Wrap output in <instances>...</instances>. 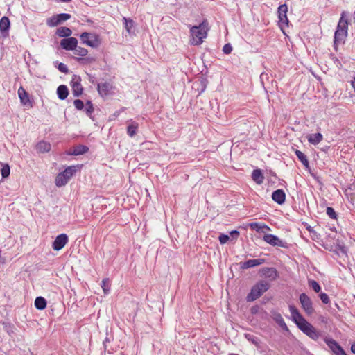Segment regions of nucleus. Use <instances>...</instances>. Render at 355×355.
Here are the masks:
<instances>
[{
	"label": "nucleus",
	"mask_w": 355,
	"mask_h": 355,
	"mask_svg": "<svg viewBox=\"0 0 355 355\" xmlns=\"http://www.w3.org/2000/svg\"><path fill=\"white\" fill-rule=\"evenodd\" d=\"M327 214L331 219H336V218H337V214H336L335 210L334 209V208H332L331 207H328L327 208Z\"/></svg>",
	"instance_id": "nucleus-41"
},
{
	"label": "nucleus",
	"mask_w": 355,
	"mask_h": 355,
	"mask_svg": "<svg viewBox=\"0 0 355 355\" xmlns=\"http://www.w3.org/2000/svg\"><path fill=\"white\" fill-rule=\"evenodd\" d=\"M139 125L136 122H131L127 127V133L130 137H132L137 133L138 130Z\"/></svg>",
	"instance_id": "nucleus-30"
},
{
	"label": "nucleus",
	"mask_w": 355,
	"mask_h": 355,
	"mask_svg": "<svg viewBox=\"0 0 355 355\" xmlns=\"http://www.w3.org/2000/svg\"><path fill=\"white\" fill-rule=\"evenodd\" d=\"M88 53V51L83 47L78 46L74 49V53L77 55L84 57Z\"/></svg>",
	"instance_id": "nucleus-36"
},
{
	"label": "nucleus",
	"mask_w": 355,
	"mask_h": 355,
	"mask_svg": "<svg viewBox=\"0 0 355 355\" xmlns=\"http://www.w3.org/2000/svg\"><path fill=\"white\" fill-rule=\"evenodd\" d=\"M56 34L60 37L67 38L72 34V31L67 27L61 26L57 28Z\"/></svg>",
	"instance_id": "nucleus-22"
},
{
	"label": "nucleus",
	"mask_w": 355,
	"mask_h": 355,
	"mask_svg": "<svg viewBox=\"0 0 355 355\" xmlns=\"http://www.w3.org/2000/svg\"><path fill=\"white\" fill-rule=\"evenodd\" d=\"M351 351H352L354 354H355V343H353V344L352 345V346H351Z\"/></svg>",
	"instance_id": "nucleus-51"
},
{
	"label": "nucleus",
	"mask_w": 355,
	"mask_h": 355,
	"mask_svg": "<svg viewBox=\"0 0 355 355\" xmlns=\"http://www.w3.org/2000/svg\"><path fill=\"white\" fill-rule=\"evenodd\" d=\"M306 230L311 233V234H316V232L313 230V228L309 225L306 227Z\"/></svg>",
	"instance_id": "nucleus-48"
},
{
	"label": "nucleus",
	"mask_w": 355,
	"mask_h": 355,
	"mask_svg": "<svg viewBox=\"0 0 355 355\" xmlns=\"http://www.w3.org/2000/svg\"><path fill=\"white\" fill-rule=\"evenodd\" d=\"M57 94L60 100H64L69 95V89L64 85H61L57 88Z\"/></svg>",
	"instance_id": "nucleus-21"
},
{
	"label": "nucleus",
	"mask_w": 355,
	"mask_h": 355,
	"mask_svg": "<svg viewBox=\"0 0 355 355\" xmlns=\"http://www.w3.org/2000/svg\"><path fill=\"white\" fill-rule=\"evenodd\" d=\"M289 311L292 320L304 334L314 340H317L320 338L321 336L320 333L306 320L295 306L289 305Z\"/></svg>",
	"instance_id": "nucleus-1"
},
{
	"label": "nucleus",
	"mask_w": 355,
	"mask_h": 355,
	"mask_svg": "<svg viewBox=\"0 0 355 355\" xmlns=\"http://www.w3.org/2000/svg\"><path fill=\"white\" fill-rule=\"evenodd\" d=\"M73 105L78 110H81L84 108L83 101L80 99L75 100L73 102Z\"/></svg>",
	"instance_id": "nucleus-42"
},
{
	"label": "nucleus",
	"mask_w": 355,
	"mask_h": 355,
	"mask_svg": "<svg viewBox=\"0 0 355 355\" xmlns=\"http://www.w3.org/2000/svg\"><path fill=\"white\" fill-rule=\"evenodd\" d=\"M265 262V259H249L246 261L240 263L241 269H248L250 268H253L257 266H260Z\"/></svg>",
	"instance_id": "nucleus-16"
},
{
	"label": "nucleus",
	"mask_w": 355,
	"mask_h": 355,
	"mask_svg": "<svg viewBox=\"0 0 355 355\" xmlns=\"http://www.w3.org/2000/svg\"><path fill=\"white\" fill-rule=\"evenodd\" d=\"M88 150H89V148L87 146H84V145H79V146L74 147V148L71 154L73 155H83V154L86 153Z\"/></svg>",
	"instance_id": "nucleus-29"
},
{
	"label": "nucleus",
	"mask_w": 355,
	"mask_h": 355,
	"mask_svg": "<svg viewBox=\"0 0 355 355\" xmlns=\"http://www.w3.org/2000/svg\"><path fill=\"white\" fill-rule=\"evenodd\" d=\"M101 286H102V288L105 294H107L110 292V287L109 285L108 279H104L102 280Z\"/></svg>",
	"instance_id": "nucleus-38"
},
{
	"label": "nucleus",
	"mask_w": 355,
	"mask_h": 355,
	"mask_svg": "<svg viewBox=\"0 0 355 355\" xmlns=\"http://www.w3.org/2000/svg\"><path fill=\"white\" fill-rule=\"evenodd\" d=\"M17 93L19 98H20V101L23 105H26L28 103L30 102L28 94L23 87H20L19 88Z\"/></svg>",
	"instance_id": "nucleus-24"
},
{
	"label": "nucleus",
	"mask_w": 355,
	"mask_h": 355,
	"mask_svg": "<svg viewBox=\"0 0 355 355\" xmlns=\"http://www.w3.org/2000/svg\"><path fill=\"white\" fill-rule=\"evenodd\" d=\"M252 178L257 184H262L264 180V177L260 169L253 170L252 173Z\"/></svg>",
	"instance_id": "nucleus-23"
},
{
	"label": "nucleus",
	"mask_w": 355,
	"mask_h": 355,
	"mask_svg": "<svg viewBox=\"0 0 355 355\" xmlns=\"http://www.w3.org/2000/svg\"><path fill=\"white\" fill-rule=\"evenodd\" d=\"M309 285L315 293H319L321 291V286L315 280H309Z\"/></svg>",
	"instance_id": "nucleus-35"
},
{
	"label": "nucleus",
	"mask_w": 355,
	"mask_h": 355,
	"mask_svg": "<svg viewBox=\"0 0 355 355\" xmlns=\"http://www.w3.org/2000/svg\"><path fill=\"white\" fill-rule=\"evenodd\" d=\"M90 82H92V83H94V79H90Z\"/></svg>",
	"instance_id": "nucleus-55"
},
{
	"label": "nucleus",
	"mask_w": 355,
	"mask_h": 355,
	"mask_svg": "<svg viewBox=\"0 0 355 355\" xmlns=\"http://www.w3.org/2000/svg\"><path fill=\"white\" fill-rule=\"evenodd\" d=\"M113 89V86L110 83L104 82L97 84V90L101 96L109 95Z\"/></svg>",
	"instance_id": "nucleus-14"
},
{
	"label": "nucleus",
	"mask_w": 355,
	"mask_h": 355,
	"mask_svg": "<svg viewBox=\"0 0 355 355\" xmlns=\"http://www.w3.org/2000/svg\"><path fill=\"white\" fill-rule=\"evenodd\" d=\"M208 28L206 23L202 22L198 26H193L190 29V33L192 37L191 44L199 45L202 42L203 38H205L207 35Z\"/></svg>",
	"instance_id": "nucleus-3"
},
{
	"label": "nucleus",
	"mask_w": 355,
	"mask_h": 355,
	"mask_svg": "<svg viewBox=\"0 0 355 355\" xmlns=\"http://www.w3.org/2000/svg\"><path fill=\"white\" fill-rule=\"evenodd\" d=\"M79 168L80 166L78 165L68 166L64 171L57 175L55 180V185L58 187L66 185Z\"/></svg>",
	"instance_id": "nucleus-5"
},
{
	"label": "nucleus",
	"mask_w": 355,
	"mask_h": 355,
	"mask_svg": "<svg viewBox=\"0 0 355 355\" xmlns=\"http://www.w3.org/2000/svg\"><path fill=\"white\" fill-rule=\"evenodd\" d=\"M51 149V145L49 142L40 141L36 145V150L39 153H48Z\"/></svg>",
	"instance_id": "nucleus-20"
},
{
	"label": "nucleus",
	"mask_w": 355,
	"mask_h": 355,
	"mask_svg": "<svg viewBox=\"0 0 355 355\" xmlns=\"http://www.w3.org/2000/svg\"><path fill=\"white\" fill-rule=\"evenodd\" d=\"M334 62H338V63H340L339 60L336 58H334Z\"/></svg>",
	"instance_id": "nucleus-52"
},
{
	"label": "nucleus",
	"mask_w": 355,
	"mask_h": 355,
	"mask_svg": "<svg viewBox=\"0 0 355 355\" xmlns=\"http://www.w3.org/2000/svg\"><path fill=\"white\" fill-rule=\"evenodd\" d=\"M261 276L268 278L270 280H275L278 278L279 274L275 268L266 267L260 271Z\"/></svg>",
	"instance_id": "nucleus-15"
},
{
	"label": "nucleus",
	"mask_w": 355,
	"mask_h": 355,
	"mask_svg": "<svg viewBox=\"0 0 355 355\" xmlns=\"http://www.w3.org/2000/svg\"><path fill=\"white\" fill-rule=\"evenodd\" d=\"M260 80H261V81L262 83V85H263L265 90L267 91V89H268V87L266 86V81L269 80L268 74V73H262L260 75Z\"/></svg>",
	"instance_id": "nucleus-39"
},
{
	"label": "nucleus",
	"mask_w": 355,
	"mask_h": 355,
	"mask_svg": "<svg viewBox=\"0 0 355 355\" xmlns=\"http://www.w3.org/2000/svg\"><path fill=\"white\" fill-rule=\"evenodd\" d=\"M311 236L313 239H319L320 235L316 232V234H311Z\"/></svg>",
	"instance_id": "nucleus-49"
},
{
	"label": "nucleus",
	"mask_w": 355,
	"mask_h": 355,
	"mask_svg": "<svg viewBox=\"0 0 355 355\" xmlns=\"http://www.w3.org/2000/svg\"><path fill=\"white\" fill-rule=\"evenodd\" d=\"M61 1H63V2H69V1H70L71 0H61Z\"/></svg>",
	"instance_id": "nucleus-53"
},
{
	"label": "nucleus",
	"mask_w": 355,
	"mask_h": 355,
	"mask_svg": "<svg viewBox=\"0 0 355 355\" xmlns=\"http://www.w3.org/2000/svg\"><path fill=\"white\" fill-rule=\"evenodd\" d=\"M0 355H5V354H0Z\"/></svg>",
	"instance_id": "nucleus-56"
},
{
	"label": "nucleus",
	"mask_w": 355,
	"mask_h": 355,
	"mask_svg": "<svg viewBox=\"0 0 355 355\" xmlns=\"http://www.w3.org/2000/svg\"><path fill=\"white\" fill-rule=\"evenodd\" d=\"M295 153L298 158V159L302 162V164L306 167H309V162L307 159V157L300 150H296Z\"/></svg>",
	"instance_id": "nucleus-27"
},
{
	"label": "nucleus",
	"mask_w": 355,
	"mask_h": 355,
	"mask_svg": "<svg viewBox=\"0 0 355 355\" xmlns=\"http://www.w3.org/2000/svg\"><path fill=\"white\" fill-rule=\"evenodd\" d=\"M288 7L286 4L280 5L278 7L277 13L279 18V23L281 25H288V19L287 17Z\"/></svg>",
	"instance_id": "nucleus-13"
},
{
	"label": "nucleus",
	"mask_w": 355,
	"mask_h": 355,
	"mask_svg": "<svg viewBox=\"0 0 355 355\" xmlns=\"http://www.w3.org/2000/svg\"><path fill=\"white\" fill-rule=\"evenodd\" d=\"M263 240L272 246H278L284 248H288V244L286 242L281 240L279 237L274 234H266L263 236Z\"/></svg>",
	"instance_id": "nucleus-8"
},
{
	"label": "nucleus",
	"mask_w": 355,
	"mask_h": 355,
	"mask_svg": "<svg viewBox=\"0 0 355 355\" xmlns=\"http://www.w3.org/2000/svg\"><path fill=\"white\" fill-rule=\"evenodd\" d=\"M340 355H347V354H346L345 352H344L343 353H341Z\"/></svg>",
	"instance_id": "nucleus-54"
},
{
	"label": "nucleus",
	"mask_w": 355,
	"mask_h": 355,
	"mask_svg": "<svg viewBox=\"0 0 355 355\" xmlns=\"http://www.w3.org/2000/svg\"><path fill=\"white\" fill-rule=\"evenodd\" d=\"M77 44L78 40L73 37L64 38L60 41L61 47L66 51H74L77 47Z\"/></svg>",
	"instance_id": "nucleus-11"
},
{
	"label": "nucleus",
	"mask_w": 355,
	"mask_h": 355,
	"mask_svg": "<svg viewBox=\"0 0 355 355\" xmlns=\"http://www.w3.org/2000/svg\"><path fill=\"white\" fill-rule=\"evenodd\" d=\"M218 240L221 244H225L230 240V236L221 234L218 237Z\"/></svg>",
	"instance_id": "nucleus-44"
},
{
	"label": "nucleus",
	"mask_w": 355,
	"mask_h": 355,
	"mask_svg": "<svg viewBox=\"0 0 355 355\" xmlns=\"http://www.w3.org/2000/svg\"><path fill=\"white\" fill-rule=\"evenodd\" d=\"M299 300L304 312L308 315H311L315 310L311 298L306 293H301L299 296Z\"/></svg>",
	"instance_id": "nucleus-6"
},
{
	"label": "nucleus",
	"mask_w": 355,
	"mask_h": 355,
	"mask_svg": "<svg viewBox=\"0 0 355 355\" xmlns=\"http://www.w3.org/2000/svg\"><path fill=\"white\" fill-rule=\"evenodd\" d=\"M272 199L277 204L282 205L286 200V193L283 189H277L272 192Z\"/></svg>",
	"instance_id": "nucleus-17"
},
{
	"label": "nucleus",
	"mask_w": 355,
	"mask_h": 355,
	"mask_svg": "<svg viewBox=\"0 0 355 355\" xmlns=\"http://www.w3.org/2000/svg\"><path fill=\"white\" fill-rule=\"evenodd\" d=\"M232 51V46L230 44H226L223 47V52L225 54H230Z\"/></svg>",
	"instance_id": "nucleus-46"
},
{
	"label": "nucleus",
	"mask_w": 355,
	"mask_h": 355,
	"mask_svg": "<svg viewBox=\"0 0 355 355\" xmlns=\"http://www.w3.org/2000/svg\"><path fill=\"white\" fill-rule=\"evenodd\" d=\"M272 318L273 320L284 330L288 331V327L284 322V318H282V315L277 312L273 311L272 312Z\"/></svg>",
	"instance_id": "nucleus-19"
},
{
	"label": "nucleus",
	"mask_w": 355,
	"mask_h": 355,
	"mask_svg": "<svg viewBox=\"0 0 355 355\" xmlns=\"http://www.w3.org/2000/svg\"><path fill=\"white\" fill-rule=\"evenodd\" d=\"M1 164L2 165V168L1 170V176L3 178H7L10 173V166L8 164L1 163Z\"/></svg>",
	"instance_id": "nucleus-33"
},
{
	"label": "nucleus",
	"mask_w": 355,
	"mask_h": 355,
	"mask_svg": "<svg viewBox=\"0 0 355 355\" xmlns=\"http://www.w3.org/2000/svg\"><path fill=\"white\" fill-rule=\"evenodd\" d=\"M58 69L60 72L64 73H67L69 72L67 66L62 62L58 64Z\"/></svg>",
	"instance_id": "nucleus-45"
},
{
	"label": "nucleus",
	"mask_w": 355,
	"mask_h": 355,
	"mask_svg": "<svg viewBox=\"0 0 355 355\" xmlns=\"http://www.w3.org/2000/svg\"><path fill=\"white\" fill-rule=\"evenodd\" d=\"M250 227L251 229L256 230L257 232L261 231L263 228H265L266 230H270L269 227L266 225H261L259 223H250Z\"/></svg>",
	"instance_id": "nucleus-34"
},
{
	"label": "nucleus",
	"mask_w": 355,
	"mask_h": 355,
	"mask_svg": "<svg viewBox=\"0 0 355 355\" xmlns=\"http://www.w3.org/2000/svg\"><path fill=\"white\" fill-rule=\"evenodd\" d=\"M77 60L82 64H90L95 62L96 58L94 57L78 58Z\"/></svg>",
	"instance_id": "nucleus-37"
},
{
	"label": "nucleus",
	"mask_w": 355,
	"mask_h": 355,
	"mask_svg": "<svg viewBox=\"0 0 355 355\" xmlns=\"http://www.w3.org/2000/svg\"><path fill=\"white\" fill-rule=\"evenodd\" d=\"M69 241L68 236L66 234H61L55 239L52 248L54 250L58 251L62 249Z\"/></svg>",
	"instance_id": "nucleus-12"
},
{
	"label": "nucleus",
	"mask_w": 355,
	"mask_h": 355,
	"mask_svg": "<svg viewBox=\"0 0 355 355\" xmlns=\"http://www.w3.org/2000/svg\"><path fill=\"white\" fill-rule=\"evenodd\" d=\"M349 24V22L347 18V13L343 11L341 13L340 18L334 33V48L335 50L338 49V46L339 44H343L345 42L348 35L347 31Z\"/></svg>",
	"instance_id": "nucleus-2"
},
{
	"label": "nucleus",
	"mask_w": 355,
	"mask_h": 355,
	"mask_svg": "<svg viewBox=\"0 0 355 355\" xmlns=\"http://www.w3.org/2000/svg\"><path fill=\"white\" fill-rule=\"evenodd\" d=\"M270 288V284L264 280H261L258 282L256 284H254L250 292L246 296L247 302H253L256 300L257 298L261 297L265 292H266Z\"/></svg>",
	"instance_id": "nucleus-4"
},
{
	"label": "nucleus",
	"mask_w": 355,
	"mask_h": 355,
	"mask_svg": "<svg viewBox=\"0 0 355 355\" xmlns=\"http://www.w3.org/2000/svg\"><path fill=\"white\" fill-rule=\"evenodd\" d=\"M323 139V136L321 133L318 132L315 134H311L308 137V141L309 143L316 145L319 144Z\"/></svg>",
	"instance_id": "nucleus-26"
},
{
	"label": "nucleus",
	"mask_w": 355,
	"mask_h": 355,
	"mask_svg": "<svg viewBox=\"0 0 355 355\" xmlns=\"http://www.w3.org/2000/svg\"><path fill=\"white\" fill-rule=\"evenodd\" d=\"M10 27L8 17L4 16L0 19V32L1 33L8 32Z\"/></svg>",
	"instance_id": "nucleus-25"
},
{
	"label": "nucleus",
	"mask_w": 355,
	"mask_h": 355,
	"mask_svg": "<svg viewBox=\"0 0 355 355\" xmlns=\"http://www.w3.org/2000/svg\"><path fill=\"white\" fill-rule=\"evenodd\" d=\"M3 329L6 331L10 336H12L15 332V327L14 325L10 322H3Z\"/></svg>",
	"instance_id": "nucleus-32"
},
{
	"label": "nucleus",
	"mask_w": 355,
	"mask_h": 355,
	"mask_svg": "<svg viewBox=\"0 0 355 355\" xmlns=\"http://www.w3.org/2000/svg\"><path fill=\"white\" fill-rule=\"evenodd\" d=\"M326 343L336 355H340L345 351L341 346L334 339L326 340Z\"/></svg>",
	"instance_id": "nucleus-18"
},
{
	"label": "nucleus",
	"mask_w": 355,
	"mask_h": 355,
	"mask_svg": "<svg viewBox=\"0 0 355 355\" xmlns=\"http://www.w3.org/2000/svg\"><path fill=\"white\" fill-rule=\"evenodd\" d=\"M123 19L125 21L124 22V24H125V28L126 30V31L129 33V34H131L133 31V27H134V21L133 20L130 19H127L125 17H123Z\"/></svg>",
	"instance_id": "nucleus-31"
},
{
	"label": "nucleus",
	"mask_w": 355,
	"mask_h": 355,
	"mask_svg": "<svg viewBox=\"0 0 355 355\" xmlns=\"http://www.w3.org/2000/svg\"><path fill=\"white\" fill-rule=\"evenodd\" d=\"M230 234L233 239H237L239 236V232L237 230H232L230 232Z\"/></svg>",
	"instance_id": "nucleus-47"
},
{
	"label": "nucleus",
	"mask_w": 355,
	"mask_h": 355,
	"mask_svg": "<svg viewBox=\"0 0 355 355\" xmlns=\"http://www.w3.org/2000/svg\"><path fill=\"white\" fill-rule=\"evenodd\" d=\"M94 112V107L91 101H88L86 103L85 112L87 116H91L92 112Z\"/></svg>",
	"instance_id": "nucleus-40"
},
{
	"label": "nucleus",
	"mask_w": 355,
	"mask_h": 355,
	"mask_svg": "<svg viewBox=\"0 0 355 355\" xmlns=\"http://www.w3.org/2000/svg\"><path fill=\"white\" fill-rule=\"evenodd\" d=\"M81 78L78 75H73L71 80V86L72 88L73 95L76 97H78L82 95L83 88L81 85Z\"/></svg>",
	"instance_id": "nucleus-10"
},
{
	"label": "nucleus",
	"mask_w": 355,
	"mask_h": 355,
	"mask_svg": "<svg viewBox=\"0 0 355 355\" xmlns=\"http://www.w3.org/2000/svg\"><path fill=\"white\" fill-rule=\"evenodd\" d=\"M35 306L38 310H44L46 307V300L43 297H37L35 300Z\"/></svg>",
	"instance_id": "nucleus-28"
},
{
	"label": "nucleus",
	"mask_w": 355,
	"mask_h": 355,
	"mask_svg": "<svg viewBox=\"0 0 355 355\" xmlns=\"http://www.w3.org/2000/svg\"><path fill=\"white\" fill-rule=\"evenodd\" d=\"M319 297L324 304H327L329 303V297L327 294L324 293H320Z\"/></svg>",
	"instance_id": "nucleus-43"
},
{
	"label": "nucleus",
	"mask_w": 355,
	"mask_h": 355,
	"mask_svg": "<svg viewBox=\"0 0 355 355\" xmlns=\"http://www.w3.org/2000/svg\"><path fill=\"white\" fill-rule=\"evenodd\" d=\"M351 84L355 91V76H354V79L351 81Z\"/></svg>",
	"instance_id": "nucleus-50"
},
{
	"label": "nucleus",
	"mask_w": 355,
	"mask_h": 355,
	"mask_svg": "<svg viewBox=\"0 0 355 355\" xmlns=\"http://www.w3.org/2000/svg\"><path fill=\"white\" fill-rule=\"evenodd\" d=\"M80 37L83 43L89 46L95 48L97 47L99 44L98 37L94 34L84 32L80 34Z\"/></svg>",
	"instance_id": "nucleus-7"
},
{
	"label": "nucleus",
	"mask_w": 355,
	"mask_h": 355,
	"mask_svg": "<svg viewBox=\"0 0 355 355\" xmlns=\"http://www.w3.org/2000/svg\"><path fill=\"white\" fill-rule=\"evenodd\" d=\"M71 18V15L67 13H61L52 16L46 21V24L50 27H54L60 23L65 21Z\"/></svg>",
	"instance_id": "nucleus-9"
}]
</instances>
